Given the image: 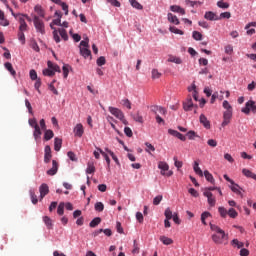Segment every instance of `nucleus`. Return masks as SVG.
Masks as SVG:
<instances>
[{
  "label": "nucleus",
  "mask_w": 256,
  "mask_h": 256,
  "mask_svg": "<svg viewBox=\"0 0 256 256\" xmlns=\"http://www.w3.org/2000/svg\"><path fill=\"white\" fill-rule=\"evenodd\" d=\"M63 145V140L61 138L54 139V150L61 151V146Z\"/></svg>",
  "instance_id": "obj_24"
},
{
  "label": "nucleus",
  "mask_w": 256,
  "mask_h": 256,
  "mask_svg": "<svg viewBox=\"0 0 256 256\" xmlns=\"http://www.w3.org/2000/svg\"><path fill=\"white\" fill-rule=\"evenodd\" d=\"M186 136L188 137V139H189L190 141H194V139H195L196 137H199V135H197V133H196L195 131H193V130L188 131L187 134H186Z\"/></svg>",
  "instance_id": "obj_38"
},
{
  "label": "nucleus",
  "mask_w": 256,
  "mask_h": 256,
  "mask_svg": "<svg viewBox=\"0 0 256 256\" xmlns=\"http://www.w3.org/2000/svg\"><path fill=\"white\" fill-rule=\"evenodd\" d=\"M217 7H219L220 9H229V3L220 0L217 2Z\"/></svg>",
  "instance_id": "obj_44"
},
{
  "label": "nucleus",
  "mask_w": 256,
  "mask_h": 256,
  "mask_svg": "<svg viewBox=\"0 0 256 256\" xmlns=\"http://www.w3.org/2000/svg\"><path fill=\"white\" fill-rule=\"evenodd\" d=\"M168 21H170V23H174V25H179V18L172 13H168Z\"/></svg>",
  "instance_id": "obj_31"
},
{
  "label": "nucleus",
  "mask_w": 256,
  "mask_h": 256,
  "mask_svg": "<svg viewBox=\"0 0 256 256\" xmlns=\"http://www.w3.org/2000/svg\"><path fill=\"white\" fill-rule=\"evenodd\" d=\"M231 245L232 247H237V249H243L245 244L243 242L238 241L237 239H233Z\"/></svg>",
  "instance_id": "obj_33"
},
{
  "label": "nucleus",
  "mask_w": 256,
  "mask_h": 256,
  "mask_svg": "<svg viewBox=\"0 0 256 256\" xmlns=\"http://www.w3.org/2000/svg\"><path fill=\"white\" fill-rule=\"evenodd\" d=\"M164 215L166 219H171L175 214H173L170 208H167L164 212Z\"/></svg>",
  "instance_id": "obj_59"
},
{
  "label": "nucleus",
  "mask_w": 256,
  "mask_h": 256,
  "mask_svg": "<svg viewBox=\"0 0 256 256\" xmlns=\"http://www.w3.org/2000/svg\"><path fill=\"white\" fill-rule=\"evenodd\" d=\"M34 11L37 13V15H39V17H45V12L43 11V8H41V6L36 5L34 7Z\"/></svg>",
  "instance_id": "obj_39"
},
{
  "label": "nucleus",
  "mask_w": 256,
  "mask_h": 256,
  "mask_svg": "<svg viewBox=\"0 0 256 256\" xmlns=\"http://www.w3.org/2000/svg\"><path fill=\"white\" fill-rule=\"evenodd\" d=\"M43 221L48 228L53 227V223L51 222V218H49V216H44Z\"/></svg>",
  "instance_id": "obj_54"
},
{
  "label": "nucleus",
  "mask_w": 256,
  "mask_h": 256,
  "mask_svg": "<svg viewBox=\"0 0 256 256\" xmlns=\"http://www.w3.org/2000/svg\"><path fill=\"white\" fill-rule=\"evenodd\" d=\"M173 160H174L175 167H177L178 169H181V167H183V162L177 160V157H174Z\"/></svg>",
  "instance_id": "obj_64"
},
{
  "label": "nucleus",
  "mask_w": 256,
  "mask_h": 256,
  "mask_svg": "<svg viewBox=\"0 0 256 256\" xmlns=\"http://www.w3.org/2000/svg\"><path fill=\"white\" fill-rule=\"evenodd\" d=\"M203 175H204L206 181H208L209 183H212V184L215 183V178H213V174L210 173L208 170H205L203 172Z\"/></svg>",
  "instance_id": "obj_22"
},
{
  "label": "nucleus",
  "mask_w": 256,
  "mask_h": 256,
  "mask_svg": "<svg viewBox=\"0 0 256 256\" xmlns=\"http://www.w3.org/2000/svg\"><path fill=\"white\" fill-rule=\"evenodd\" d=\"M199 121L201 125L205 127V129H211V122H209V120L207 119V116H205L204 114H201L199 117Z\"/></svg>",
  "instance_id": "obj_12"
},
{
  "label": "nucleus",
  "mask_w": 256,
  "mask_h": 256,
  "mask_svg": "<svg viewBox=\"0 0 256 256\" xmlns=\"http://www.w3.org/2000/svg\"><path fill=\"white\" fill-rule=\"evenodd\" d=\"M41 135V127L38 126V128H34L33 137L36 143H39L41 141Z\"/></svg>",
  "instance_id": "obj_18"
},
{
  "label": "nucleus",
  "mask_w": 256,
  "mask_h": 256,
  "mask_svg": "<svg viewBox=\"0 0 256 256\" xmlns=\"http://www.w3.org/2000/svg\"><path fill=\"white\" fill-rule=\"evenodd\" d=\"M169 31H170L171 33H175V35H183V31L180 30V29H178V28L175 27V26H170V27H169Z\"/></svg>",
  "instance_id": "obj_41"
},
{
  "label": "nucleus",
  "mask_w": 256,
  "mask_h": 256,
  "mask_svg": "<svg viewBox=\"0 0 256 256\" xmlns=\"http://www.w3.org/2000/svg\"><path fill=\"white\" fill-rule=\"evenodd\" d=\"M29 193H30V197H31V201H32L33 205H37L39 200L37 199V195H35V190L33 188H31L29 190Z\"/></svg>",
  "instance_id": "obj_29"
},
{
  "label": "nucleus",
  "mask_w": 256,
  "mask_h": 256,
  "mask_svg": "<svg viewBox=\"0 0 256 256\" xmlns=\"http://www.w3.org/2000/svg\"><path fill=\"white\" fill-rule=\"evenodd\" d=\"M67 157L70 159V161H74L75 163L78 161L77 155H75V152L69 151L67 153Z\"/></svg>",
  "instance_id": "obj_45"
},
{
  "label": "nucleus",
  "mask_w": 256,
  "mask_h": 256,
  "mask_svg": "<svg viewBox=\"0 0 256 256\" xmlns=\"http://www.w3.org/2000/svg\"><path fill=\"white\" fill-rule=\"evenodd\" d=\"M229 187L231 191H233V193H236V195H243V193L241 192L243 191V189L239 187V184L235 183V181H233V183H230Z\"/></svg>",
  "instance_id": "obj_11"
},
{
  "label": "nucleus",
  "mask_w": 256,
  "mask_h": 256,
  "mask_svg": "<svg viewBox=\"0 0 256 256\" xmlns=\"http://www.w3.org/2000/svg\"><path fill=\"white\" fill-rule=\"evenodd\" d=\"M158 169L161 170V175L165 176V171H169V164H167V162L160 161L158 163Z\"/></svg>",
  "instance_id": "obj_17"
},
{
  "label": "nucleus",
  "mask_w": 256,
  "mask_h": 256,
  "mask_svg": "<svg viewBox=\"0 0 256 256\" xmlns=\"http://www.w3.org/2000/svg\"><path fill=\"white\" fill-rule=\"evenodd\" d=\"M96 149H97V151H100L101 155L104 157V159L107 163V166L109 168L111 165V159L109 158V155H107V153H105L103 150H101V148H96Z\"/></svg>",
  "instance_id": "obj_30"
},
{
  "label": "nucleus",
  "mask_w": 256,
  "mask_h": 256,
  "mask_svg": "<svg viewBox=\"0 0 256 256\" xmlns=\"http://www.w3.org/2000/svg\"><path fill=\"white\" fill-rule=\"evenodd\" d=\"M210 229L211 231H214L212 241H214L217 245H222L223 241H227V234H225V231L219 226L210 223Z\"/></svg>",
  "instance_id": "obj_1"
},
{
  "label": "nucleus",
  "mask_w": 256,
  "mask_h": 256,
  "mask_svg": "<svg viewBox=\"0 0 256 256\" xmlns=\"http://www.w3.org/2000/svg\"><path fill=\"white\" fill-rule=\"evenodd\" d=\"M108 110L111 115L116 117V119H119V121H121L124 125L128 124L127 120L125 119V114L123 113V111H121V109L110 106Z\"/></svg>",
  "instance_id": "obj_4"
},
{
  "label": "nucleus",
  "mask_w": 256,
  "mask_h": 256,
  "mask_svg": "<svg viewBox=\"0 0 256 256\" xmlns=\"http://www.w3.org/2000/svg\"><path fill=\"white\" fill-rule=\"evenodd\" d=\"M160 241L163 243V245H171L173 243V239L166 236H161Z\"/></svg>",
  "instance_id": "obj_35"
},
{
  "label": "nucleus",
  "mask_w": 256,
  "mask_h": 256,
  "mask_svg": "<svg viewBox=\"0 0 256 256\" xmlns=\"http://www.w3.org/2000/svg\"><path fill=\"white\" fill-rule=\"evenodd\" d=\"M18 39L21 41L22 45H25V33L24 32H18Z\"/></svg>",
  "instance_id": "obj_62"
},
{
  "label": "nucleus",
  "mask_w": 256,
  "mask_h": 256,
  "mask_svg": "<svg viewBox=\"0 0 256 256\" xmlns=\"http://www.w3.org/2000/svg\"><path fill=\"white\" fill-rule=\"evenodd\" d=\"M39 191H40V199H43L45 195L49 193V186L44 183L39 187Z\"/></svg>",
  "instance_id": "obj_15"
},
{
  "label": "nucleus",
  "mask_w": 256,
  "mask_h": 256,
  "mask_svg": "<svg viewBox=\"0 0 256 256\" xmlns=\"http://www.w3.org/2000/svg\"><path fill=\"white\" fill-rule=\"evenodd\" d=\"M192 37H193V39H195V41H201V39H203V34H201L198 31H194L192 33Z\"/></svg>",
  "instance_id": "obj_46"
},
{
  "label": "nucleus",
  "mask_w": 256,
  "mask_h": 256,
  "mask_svg": "<svg viewBox=\"0 0 256 256\" xmlns=\"http://www.w3.org/2000/svg\"><path fill=\"white\" fill-rule=\"evenodd\" d=\"M163 201V195H158L153 199V205H159Z\"/></svg>",
  "instance_id": "obj_60"
},
{
  "label": "nucleus",
  "mask_w": 256,
  "mask_h": 256,
  "mask_svg": "<svg viewBox=\"0 0 256 256\" xmlns=\"http://www.w3.org/2000/svg\"><path fill=\"white\" fill-rule=\"evenodd\" d=\"M256 113V105L255 101L249 100L245 103V107L241 109V112L244 113L245 115H249V113Z\"/></svg>",
  "instance_id": "obj_5"
},
{
  "label": "nucleus",
  "mask_w": 256,
  "mask_h": 256,
  "mask_svg": "<svg viewBox=\"0 0 256 256\" xmlns=\"http://www.w3.org/2000/svg\"><path fill=\"white\" fill-rule=\"evenodd\" d=\"M168 63H175V65H181V63H183V60L181 59V57L169 55Z\"/></svg>",
  "instance_id": "obj_16"
},
{
  "label": "nucleus",
  "mask_w": 256,
  "mask_h": 256,
  "mask_svg": "<svg viewBox=\"0 0 256 256\" xmlns=\"http://www.w3.org/2000/svg\"><path fill=\"white\" fill-rule=\"evenodd\" d=\"M58 5L61 6V8L63 9L65 15H69V6L67 5V3L61 2Z\"/></svg>",
  "instance_id": "obj_51"
},
{
  "label": "nucleus",
  "mask_w": 256,
  "mask_h": 256,
  "mask_svg": "<svg viewBox=\"0 0 256 256\" xmlns=\"http://www.w3.org/2000/svg\"><path fill=\"white\" fill-rule=\"evenodd\" d=\"M83 133H85L83 129V124H77L74 128V135L76 137H83Z\"/></svg>",
  "instance_id": "obj_13"
},
{
  "label": "nucleus",
  "mask_w": 256,
  "mask_h": 256,
  "mask_svg": "<svg viewBox=\"0 0 256 256\" xmlns=\"http://www.w3.org/2000/svg\"><path fill=\"white\" fill-rule=\"evenodd\" d=\"M25 106H26V109H28V112L30 113V115H33V107L31 106V102H29L28 99H25Z\"/></svg>",
  "instance_id": "obj_56"
},
{
  "label": "nucleus",
  "mask_w": 256,
  "mask_h": 256,
  "mask_svg": "<svg viewBox=\"0 0 256 256\" xmlns=\"http://www.w3.org/2000/svg\"><path fill=\"white\" fill-rule=\"evenodd\" d=\"M146 146V153H148V155H153L152 153L155 152V146H153L151 143L149 142H145L144 144Z\"/></svg>",
  "instance_id": "obj_28"
},
{
  "label": "nucleus",
  "mask_w": 256,
  "mask_h": 256,
  "mask_svg": "<svg viewBox=\"0 0 256 256\" xmlns=\"http://www.w3.org/2000/svg\"><path fill=\"white\" fill-rule=\"evenodd\" d=\"M228 215L231 217V219H235L239 213H237L234 208H230L228 210Z\"/></svg>",
  "instance_id": "obj_52"
},
{
  "label": "nucleus",
  "mask_w": 256,
  "mask_h": 256,
  "mask_svg": "<svg viewBox=\"0 0 256 256\" xmlns=\"http://www.w3.org/2000/svg\"><path fill=\"white\" fill-rule=\"evenodd\" d=\"M94 209L98 213H101L105 209V205L103 204V202H96L94 205Z\"/></svg>",
  "instance_id": "obj_34"
},
{
  "label": "nucleus",
  "mask_w": 256,
  "mask_h": 256,
  "mask_svg": "<svg viewBox=\"0 0 256 256\" xmlns=\"http://www.w3.org/2000/svg\"><path fill=\"white\" fill-rule=\"evenodd\" d=\"M233 117V110H226L223 113V119L231 120Z\"/></svg>",
  "instance_id": "obj_42"
},
{
  "label": "nucleus",
  "mask_w": 256,
  "mask_h": 256,
  "mask_svg": "<svg viewBox=\"0 0 256 256\" xmlns=\"http://www.w3.org/2000/svg\"><path fill=\"white\" fill-rule=\"evenodd\" d=\"M64 211H65V203L62 202L58 205L57 213L58 215H63Z\"/></svg>",
  "instance_id": "obj_53"
},
{
  "label": "nucleus",
  "mask_w": 256,
  "mask_h": 256,
  "mask_svg": "<svg viewBox=\"0 0 256 256\" xmlns=\"http://www.w3.org/2000/svg\"><path fill=\"white\" fill-rule=\"evenodd\" d=\"M34 27L38 33H41V35L45 34V24L43 23V20L39 18V16H34Z\"/></svg>",
  "instance_id": "obj_6"
},
{
  "label": "nucleus",
  "mask_w": 256,
  "mask_h": 256,
  "mask_svg": "<svg viewBox=\"0 0 256 256\" xmlns=\"http://www.w3.org/2000/svg\"><path fill=\"white\" fill-rule=\"evenodd\" d=\"M30 79L32 80V81H37V79H39V78H37V71H35V70H30Z\"/></svg>",
  "instance_id": "obj_63"
},
{
  "label": "nucleus",
  "mask_w": 256,
  "mask_h": 256,
  "mask_svg": "<svg viewBox=\"0 0 256 256\" xmlns=\"http://www.w3.org/2000/svg\"><path fill=\"white\" fill-rule=\"evenodd\" d=\"M96 63L98 67H103L107 63V60L105 59V56H100L97 60Z\"/></svg>",
  "instance_id": "obj_40"
},
{
  "label": "nucleus",
  "mask_w": 256,
  "mask_h": 256,
  "mask_svg": "<svg viewBox=\"0 0 256 256\" xmlns=\"http://www.w3.org/2000/svg\"><path fill=\"white\" fill-rule=\"evenodd\" d=\"M193 170L196 173V175H199V177H203V170H201V167H199V162L195 161L193 164Z\"/></svg>",
  "instance_id": "obj_21"
},
{
  "label": "nucleus",
  "mask_w": 256,
  "mask_h": 256,
  "mask_svg": "<svg viewBox=\"0 0 256 256\" xmlns=\"http://www.w3.org/2000/svg\"><path fill=\"white\" fill-rule=\"evenodd\" d=\"M152 79H159L161 77V73L157 69H152Z\"/></svg>",
  "instance_id": "obj_55"
},
{
  "label": "nucleus",
  "mask_w": 256,
  "mask_h": 256,
  "mask_svg": "<svg viewBox=\"0 0 256 256\" xmlns=\"http://www.w3.org/2000/svg\"><path fill=\"white\" fill-rule=\"evenodd\" d=\"M218 213H220V216H221L223 219H225V217H227L229 211H227V209H225V207L220 206V207L218 208Z\"/></svg>",
  "instance_id": "obj_36"
},
{
  "label": "nucleus",
  "mask_w": 256,
  "mask_h": 256,
  "mask_svg": "<svg viewBox=\"0 0 256 256\" xmlns=\"http://www.w3.org/2000/svg\"><path fill=\"white\" fill-rule=\"evenodd\" d=\"M168 133L169 135H172V137H177V139H180V141H186L187 139L183 134H181L177 130L168 129Z\"/></svg>",
  "instance_id": "obj_10"
},
{
  "label": "nucleus",
  "mask_w": 256,
  "mask_h": 256,
  "mask_svg": "<svg viewBox=\"0 0 256 256\" xmlns=\"http://www.w3.org/2000/svg\"><path fill=\"white\" fill-rule=\"evenodd\" d=\"M204 18L207 19V21H219L217 15L211 11L206 12Z\"/></svg>",
  "instance_id": "obj_19"
},
{
  "label": "nucleus",
  "mask_w": 256,
  "mask_h": 256,
  "mask_svg": "<svg viewBox=\"0 0 256 256\" xmlns=\"http://www.w3.org/2000/svg\"><path fill=\"white\" fill-rule=\"evenodd\" d=\"M129 3L134 9H137L138 11H141V9H143V5H141L137 0H129Z\"/></svg>",
  "instance_id": "obj_32"
},
{
  "label": "nucleus",
  "mask_w": 256,
  "mask_h": 256,
  "mask_svg": "<svg viewBox=\"0 0 256 256\" xmlns=\"http://www.w3.org/2000/svg\"><path fill=\"white\" fill-rule=\"evenodd\" d=\"M93 173H95V165L93 164V162H88L87 168H86V174L91 175Z\"/></svg>",
  "instance_id": "obj_27"
},
{
  "label": "nucleus",
  "mask_w": 256,
  "mask_h": 256,
  "mask_svg": "<svg viewBox=\"0 0 256 256\" xmlns=\"http://www.w3.org/2000/svg\"><path fill=\"white\" fill-rule=\"evenodd\" d=\"M57 171H59V164L53 160L52 161V168L47 170V175H50V177H53V175H57Z\"/></svg>",
  "instance_id": "obj_7"
},
{
  "label": "nucleus",
  "mask_w": 256,
  "mask_h": 256,
  "mask_svg": "<svg viewBox=\"0 0 256 256\" xmlns=\"http://www.w3.org/2000/svg\"><path fill=\"white\" fill-rule=\"evenodd\" d=\"M4 66H5V69H7V71H9V73H11V75H13V76L16 75V72H15V70L13 69V65H12L11 63L6 62V63L4 64Z\"/></svg>",
  "instance_id": "obj_37"
},
{
  "label": "nucleus",
  "mask_w": 256,
  "mask_h": 256,
  "mask_svg": "<svg viewBox=\"0 0 256 256\" xmlns=\"http://www.w3.org/2000/svg\"><path fill=\"white\" fill-rule=\"evenodd\" d=\"M242 174L248 179H251V177H253V172H251V170L247 168L242 169Z\"/></svg>",
  "instance_id": "obj_49"
},
{
  "label": "nucleus",
  "mask_w": 256,
  "mask_h": 256,
  "mask_svg": "<svg viewBox=\"0 0 256 256\" xmlns=\"http://www.w3.org/2000/svg\"><path fill=\"white\" fill-rule=\"evenodd\" d=\"M132 117L136 123H143V116L139 115V113L132 115Z\"/></svg>",
  "instance_id": "obj_57"
},
{
  "label": "nucleus",
  "mask_w": 256,
  "mask_h": 256,
  "mask_svg": "<svg viewBox=\"0 0 256 256\" xmlns=\"http://www.w3.org/2000/svg\"><path fill=\"white\" fill-rule=\"evenodd\" d=\"M222 107L226 109V111H233V107L231 106V104H229V101L227 100L223 101Z\"/></svg>",
  "instance_id": "obj_50"
},
{
  "label": "nucleus",
  "mask_w": 256,
  "mask_h": 256,
  "mask_svg": "<svg viewBox=\"0 0 256 256\" xmlns=\"http://www.w3.org/2000/svg\"><path fill=\"white\" fill-rule=\"evenodd\" d=\"M155 111H158L160 115H167V110L164 107L156 106Z\"/></svg>",
  "instance_id": "obj_58"
},
{
  "label": "nucleus",
  "mask_w": 256,
  "mask_h": 256,
  "mask_svg": "<svg viewBox=\"0 0 256 256\" xmlns=\"http://www.w3.org/2000/svg\"><path fill=\"white\" fill-rule=\"evenodd\" d=\"M45 133H44V139L45 141H51V139H53V137H55V134L53 133V130H50V129H46L44 130Z\"/></svg>",
  "instance_id": "obj_25"
},
{
  "label": "nucleus",
  "mask_w": 256,
  "mask_h": 256,
  "mask_svg": "<svg viewBox=\"0 0 256 256\" xmlns=\"http://www.w3.org/2000/svg\"><path fill=\"white\" fill-rule=\"evenodd\" d=\"M193 99L188 98L186 102L183 103V109L184 111H191L193 109Z\"/></svg>",
  "instance_id": "obj_20"
},
{
  "label": "nucleus",
  "mask_w": 256,
  "mask_h": 256,
  "mask_svg": "<svg viewBox=\"0 0 256 256\" xmlns=\"http://www.w3.org/2000/svg\"><path fill=\"white\" fill-rule=\"evenodd\" d=\"M81 47H83V48H89V38H88V37L84 38V39L80 42L79 49H81Z\"/></svg>",
  "instance_id": "obj_43"
},
{
  "label": "nucleus",
  "mask_w": 256,
  "mask_h": 256,
  "mask_svg": "<svg viewBox=\"0 0 256 256\" xmlns=\"http://www.w3.org/2000/svg\"><path fill=\"white\" fill-rule=\"evenodd\" d=\"M47 65L48 68L43 70V75H45L46 77H53L55 73H61V68L59 67V65L51 61H48Z\"/></svg>",
  "instance_id": "obj_3"
},
{
  "label": "nucleus",
  "mask_w": 256,
  "mask_h": 256,
  "mask_svg": "<svg viewBox=\"0 0 256 256\" xmlns=\"http://www.w3.org/2000/svg\"><path fill=\"white\" fill-rule=\"evenodd\" d=\"M51 146L47 145L44 148V163H49L51 161Z\"/></svg>",
  "instance_id": "obj_9"
},
{
  "label": "nucleus",
  "mask_w": 256,
  "mask_h": 256,
  "mask_svg": "<svg viewBox=\"0 0 256 256\" xmlns=\"http://www.w3.org/2000/svg\"><path fill=\"white\" fill-rule=\"evenodd\" d=\"M121 104L124 106V107H127V109H131V101H129V99H123L121 101Z\"/></svg>",
  "instance_id": "obj_61"
},
{
  "label": "nucleus",
  "mask_w": 256,
  "mask_h": 256,
  "mask_svg": "<svg viewBox=\"0 0 256 256\" xmlns=\"http://www.w3.org/2000/svg\"><path fill=\"white\" fill-rule=\"evenodd\" d=\"M18 21L20 23L19 26V31L24 33V31H27L28 26H27V22H25V18H23V16L18 17Z\"/></svg>",
  "instance_id": "obj_14"
},
{
  "label": "nucleus",
  "mask_w": 256,
  "mask_h": 256,
  "mask_svg": "<svg viewBox=\"0 0 256 256\" xmlns=\"http://www.w3.org/2000/svg\"><path fill=\"white\" fill-rule=\"evenodd\" d=\"M170 11H173V13H180L181 15H185V9L177 5L171 6Z\"/></svg>",
  "instance_id": "obj_26"
},
{
  "label": "nucleus",
  "mask_w": 256,
  "mask_h": 256,
  "mask_svg": "<svg viewBox=\"0 0 256 256\" xmlns=\"http://www.w3.org/2000/svg\"><path fill=\"white\" fill-rule=\"evenodd\" d=\"M51 29H53V39L56 43H61V38L64 41H69V35H67V30L60 28L58 30H56L53 25H50ZM60 35V37H59Z\"/></svg>",
  "instance_id": "obj_2"
},
{
  "label": "nucleus",
  "mask_w": 256,
  "mask_h": 256,
  "mask_svg": "<svg viewBox=\"0 0 256 256\" xmlns=\"http://www.w3.org/2000/svg\"><path fill=\"white\" fill-rule=\"evenodd\" d=\"M99 223H101V218H99V217H96V218H94L91 222H90V227H92V228H95V227H97V225H99Z\"/></svg>",
  "instance_id": "obj_48"
},
{
  "label": "nucleus",
  "mask_w": 256,
  "mask_h": 256,
  "mask_svg": "<svg viewBox=\"0 0 256 256\" xmlns=\"http://www.w3.org/2000/svg\"><path fill=\"white\" fill-rule=\"evenodd\" d=\"M80 55H82L84 59H87L88 57H91V50H89V48L80 47Z\"/></svg>",
  "instance_id": "obj_23"
},
{
  "label": "nucleus",
  "mask_w": 256,
  "mask_h": 256,
  "mask_svg": "<svg viewBox=\"0 0 256 256\" xmlns=\"http://www.w3.org/2000/svg\"><path fill=\"white\" fill-rule=\"evenodd\" d=\"M203 195H204V197H207L209 206L215 207L216 200L213 197V193H211L209 191H204Z\"/></svg>",
  "instance_id": "obj_8"
},
{
  "label": "nucleus",
  "mask_w": 256,
  "mask_h": 256,
  "mask_svg": "<svg viewBox=\"0 0 256 256\" xmlns=\"http://www.w3.org/2000/svg\"><path fill=\"white\" fill-rule=\"evenodd\" d=\"M28 123H29L30 127H32L33 129H37L39 127V124H37V119H35V118L29 119Z\"/></svg>",
  "instance_id": "obj_47"
}]
</instances>
